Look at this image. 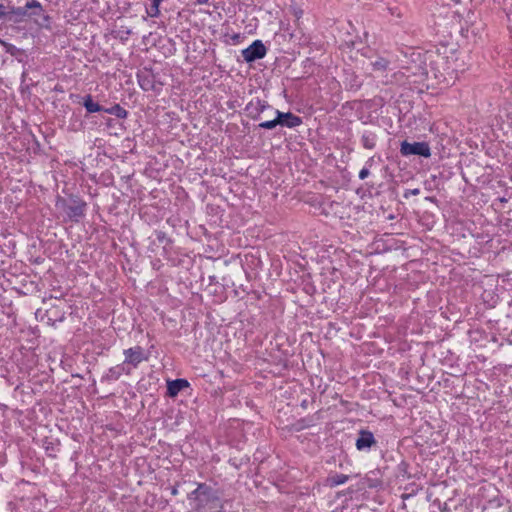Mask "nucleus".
<instances>
[{"label": "nucleus", "mask_w": 512, "mask_h": 512, "mask_svg": "<svg viewBox=\"0 0 512 512\" xmlns=\"http://www.w3.org/2000/svg\"><path fill=\"white\" fill-rule=\"evenodd\" d=\"M86 205L85 201L73 194L68 198L58 196L55 204L56 208L62 210L74 222H79L85 215Z\"/></svg>", "instance_id": "f257e3e1"}, {"label": "nucleus", "mask_w": 512, "mask_h": 512, "mask_svg": "<svg viewBox=\"0 0 512 512\" xmlns=\"http://www.w3.org/2000/svg\"><path fill=\"white\" fill-rule=\"evenodd\" d=\"M43 11V7L39 1L31 0L23 7H11L10 10H8V20L20 22L24 17L39 16Z\"/></svg>", "instance_id": "f03ea898"}, {"label": "nucleus", "mask_w": 512, "mask_h": 512, "mask_svg": "<svg viewBox=\"0 0 512 512\" xmlns=\"http://www.w3.org/2000/svg\"><path fill=\"white\" fill-rule=\"evenodd\" d=\"M137 81L143 91L159 92L162 83L156 81V75L151 68L144 67L137 72Z\"/></svg>", "instance_id": "7ed1b4c3"}, {"label": "nucleus", "mask_w": 512, "mask_h": 512, "mask_svg": "<svg viewBox=\"0 0 512 512\" xmlns=\"http://www.w3.org/2000/svg\"><path fill=\"white\" fill-rule=\"evenodd\" d=\"M400 153L402 156H411L418 155L424 158H429L431 156V149L427 142H414L410 143L408 141L401 142Z\"/></svg>", "instance_id": "20e7f679"}, {"label": "nucleus", "mask_w": 512, "mask_h": 512, "mask_svg": "<svg viewBox=\"0 0 512 512\" xmlns=\"http://www.w3.org/2000/svg\"><path fill=\"white\" fill-rule=\"evenodd\" d=\"M266 53L267 49L261 40L253 41L251 45L242 50V56L247 63L264 58Z\"/></svg>", "instance_id": "39448f33"}, {"label": "nucleus", "mask_w": 512, "mask_h": 512, "mask_svg": "<svg viewBox=\"0 0 512 512\" xmlns=\"http://www.w3.org/2000/svg\"><path fill=\"white\" fill-rule=\"evenodd\" d=\"M123 354L125 356L123 364L130 368H136L141 362L148 360V357L145 355L144 349L141 346H134L125 349Z\"/></svg>", "instance_id": "423d86ee"}, {"label": "nucleus", "mask_w": 512, "mask_h": 512, "mask_svg": "<svg viewBox=\"0 0 512 512\" xmlns=\"http://www.w3.org/2000/svg\"><path fill=\"white\" fill-rule=\"evenodd\" d=\"M198 492H200L198 509L204 508L207 505L213 504L219 500L217 491L206 483L198 484Z\"/></svg>", "instance_id": "0eeeda50"}, {"label": "nucleus", "mask_w": 512, "mask_h": 512, "mask_svg": "<svg viewBox=\"0 0 512 512\" xmlns=\"http://www.w3.org/2000/svg\"><path fill=\"white\" fill-rule=\"evenodd\" d=\"M268 109H272L271 105L267 101L260 100L259 98L251 100L245 107L248 117L252 120H259L261 114Z\"/></svg>", "instance_id": "6e6552de"}, {"label": "nucleus", "mask_w": 512, "mask_h": 512, "mask_svg": "<svg viewBox=\"0 0 512 512\" xmlns=\"http://www.w3.org/2000/svg\"><path fill=\"white\" fill-rule=\"evenodd\" d=\"M276 117L278 126L287 127V128H295L300 126L303 121L302 118L291 113V112H282L279 110L274 111Z\"/></svg>", "instance_id": "1a4fd4ad"}, {"label": "nucleus", "mask_w": 512, "mask_h": 512, "mask_svg": "<svg viewBox=\"0 0 512 512\" xmlns=\"http://www.w3.org/2000/svg\"><path fill=\"white\" fill-rule=\"evenodd\" d=\"M376 440L373 433L369 430L361 429L358 432V437L356 439L355 445L357 450L359 451H368L374 445H376Z\"/></svg>", "instance_id": "9d476101"}, {"label": "nucleus", "mask_w": 512, "mask_h": 512, "mask_svg": "<svg viewBox=\"0 0 512 512\" xmlns=\"http://www.w3.org/2000/svg\"><path fill=\"white\" fill-rule=\"evenodd\" d=\"M190 387V383L183 378L167 381L166 395L170 398L176 397L183 389Z\"/></svg>", "instance_id": "9b49d317"}, {"label": "nucleus", "mask_w": 512, "mask_h": 512, "mask_svg": "<svg viewBox=\"0 0 512 512\" xmlns=\"http://www.w3.org/2000/svg\"><path fill=\"white\" fill-rule=\"evenodd\" d=\"M131 368L126 367L125 364L121 363L114 367H111L108 372L102 377V381H115L118 380L122 374L129 375Z\"/></svg>", "instance_id": "f8f14e48"}, {"label": "nucleus", "mask_w": 512, "mask_h": 512, "mask_svg": "<svg viewBox=\"0 0 512 512\" xmlns=\"http://www.w3.org/2000/svg\"><path fill=\"white\" fill-rule=\"evenodd\" d=\"M345 78L343 80L347 90L357 91L362 86L359 76L352 70H344Z\"/></svg>", "instance_id": "ddd939ff"}, {"label": "nucleus", "mask_w": 512, "mask_h": 512, "mask_svg": "<svg viewBox=\"0 0 512 512\" xmlns=\"http://www.w3.org/2000/svg\"><path fill=\"white\" fill-rule=\"evenodd\" d=\"M378 136L372 130H363L361 133L360 141L365 149L372 150L376 147Z\"/></svg>", "instance_id": "4468645a"}, {"label": "nucleus", "mask_w": 512, "mask_h": 512, "mask_svg": "<svg viewBox=\"0 0 512 512\" xmlns=\"http://www.w3.org/2000/svg\"><path fill=\"white\" fill-rule=\"evenodd\" d=\"M82 105L86 109L87 114L104 112L105 107L95 102L91 94L85 95L83 98Z\"/></svg>", "instance_id": "2eb2a0df"}, {"label": "nucleus", "mask_w": 512, "mask_h": 512, "mask_svg": "<svg viewBox=\"0 0 512 512\" xmlns=\"http://www.w3.org/2000/svg\"><path fill=\"white\" fill-rule=\"evenodd\" d=\"M104 113L114 115L119 119H125L128 116V111L119 104H114L110 108H105Z\"/></svg>", "instance_id": "dca6fc26"}, {"label": "nucleus", "mask_w": 512, "mask_h": 512, "mask_svg": "<svg viewBox=\"0 0 512 512\" xmlns=\"http://www.w3.org/2000/svg\"><path fill=\"white\" fill-rule=\"evenodd\" d=\"M419 490H421V487L418 484H416L415 482L410 483L404 487V492L401 495V498L404 501L408 500L409 498L416 495Z\"/></svg>", "instance_id": "f3484780"}, {"label": "nucleus", "mask_w": 512, "mask_h": 512, "mask_svg": "<svg viewBox=\"0 0 512 512\" xmlns=\"http://www.w3.org/2000/svg\"><path fill=\"white\" fill-rule=\"evenodd\" d=\"M349 479L348 475L345 474H335L328 478V482L331 487H335L341 484H344Z\"/></svg>", "instance_id": "a211bd4d"}, {"label": "nucleus", "mask_w": 512, "mask_h": 512, "mask_svg": "<svg viewBox=\"0 0 512 512\" xmlns=\"http://www.w3.org/2000/svg\"><path fill=\"white\" fill-rule=\"evenodd\" d=\"M389 63V60L383 57H378L375 61L371 62V65L376 71H385L388 68Z\"/></svg>", "instance_id": "6ab92c4d"}, {"label": "nucleus", "mask_w": 512, "mask_h": 512, "mask_svg": "<svg viewBox=\"0 0 512 512\" xmlns=\"http://www.w3.org/2000/svg\"><path fill=\"white\" fill-rule=\"evenodd\" d=\"M277 117L275 116L272 120H267L264 122H261L258 124V128L266 129V130H272L278 126Z\"/></svg>", "instance_id": "aec40b11"}, {"label": "nucleus", "mask_w": 512, "mask_h": 512, "mask_svg": "<svg viewBox=\"0 0 512 512\" xmlns=\"http://www.w3.org/2000/svg\"><path fill=\"white\" fill-rule=\"evenodd\" d=\"M408 463L405 462V461H402L399 465H398V471H399V475L402 476V477H406V478H411V475L410 473H408Z\"/></svg>", "instance_id": "412c9836"}, {"label": "nucleus", "mask_w": 512, "mask_h": 512, "mask_svg": "<svg viewBox=\"0 0 512 512\" xmlns=\"http://www.w3.org/2000/svg\"><path fill=\"white\" fill-rule=\"evenodd\" d=\"M155 236L160 243L170 244L172 242L171 239L167 237V234L164 231L156 230Z\"/></svg>", "instance_id": "4be33fe9"}, {"label": "nucleus", "mask_w": 512, "mask_h": 512, "mask_svg": "<svg viewBox=\"0 0 512 512\" xmlns=\"http://www.w3.org/2000/svg\"><path fill=\"white\" fill-rule=\"evenodd\" d=\"M290 13L293 15L296 22H299V20L302 18L304 14L303 10L298 6H291Z\"/></svg>", "instance_id": "5701e85b"}, {"label": "nucleus", "mask_w": 512, "mask_h": 512, "mask_svg": "<svg viewBox=\"0 0 512 512\" xmlns=\"http://www.w3.org/2000/svg\"><path fill=\"white\" fill-rule=\"evenodd\" d=\"M188 499L194 500L196 502V507L198 508L200 500V492H198V487L188 495Z\"/></svg>", "instance_id": "b1692460"}, {"label": "nucleus", "mask_w": 512, "mask_h": 512, "mask_svg": "<svg viewBox=\"0 0 512 512\" xmlns=\"http://www.w3.org/2000/svg\"><path fill=\"white\" fill-rule=\"evenodd\" d=\"M147 13L150 17H158L160 14L159 6L155 8L154 6V0L152 1L151 7L149 10H147Z\"/></svg>", "instance_id": "393cba45"}, {"label": "nucleus", "mask_w": 512, "mask_h": 512, "mask_svg": "<svg viewBox=\"0 0 512 512\" xmlns=\"http://www.w3.org/2000/svg\"><path fill=\"white\" fill-rule=\"evenodd\" d=\"M4 17L8 18V10L4 4L0 3V20Z\"/></svg>", "instance_id": "a878e982"}, {"label": "nucleus", "mask_w": 512, "mask_h": 512, "mask_svg": "<svg viewBox=\"0 0 512 512\" xmlns=\"http://www.w3.org/2000/svg\"><path fill=\"white\" fill-rule=\"evenodd\" d=\"M369 174H370L369 170L364 167L359 172V178L361 180H364V179H366L369 176Z\"/></svg>", "instance_id": "bb28decb"}, {"label": "nucleus", "mask_w": 512, "mask_h": 512, "mask_svg": "<svg viewBox=\"0 0 512 512\" xmlns=\"http://www.w3.org/2000/svg\"><path fill=\"white\" fill-rule=\"evenodd\" d=\"M0 43L6 46L8 52L10 51L11 48L14 47L12 44L7 45L4 41H1V40H0Z\"/></svg>", "instance_id": "cd10ccee"}, {"label": "nucleus", "mask_w": 512, "mask_h": 512, "mask_svg": "<svg viewBox=\"0 0 512 512\" xmlns=\"http://www.w3.org/2000/svg\"><path fill=\"white\" fill-rule=\"evenodd\" d=\"M409 192H410L412 195H415V196H416V195H419L420 190H419L418 188H415V189L410 190Z\"/></svg>", "instance_id": "c85d7f7f"}, {"label": "nucleus", "mask_w": 512, "mask_h": 512, "mask_svg": "<svg viewBox=\"0 0 512 512\" xmlns=\"http://www.w3.org/2000/svg\"><path fill=\"white\" fill-rule=\"evenodd\" d=\"M209 0H196L195 3L198 5L206 4Z\"/></svg>", "instance_id": "c756f323"}, {"label": "nucleus", "mask_w": 512, "mask_h": 512, "mask_svg": "<svg viewBox=\"0 0 512 512\" xmlns=\"http://www.w3.org/2000/svg\"><path fill=\"white\" fill-rule=\"evenodd\" d=\"M43 19H44V21H46V22H49V21H50V17H49L48 15H45V16L43 17Z\"/></svg>", "instance_id": "7c9ffc66"}, {"label": "nucleus", "mask_w": 512, "mask_h": 512, "mask_svg": "<svg viewBox=\"0 0 512 512\" xmlns=\"http://www.w3.org/2000/svg\"><path fill=\"white\" fill-rule=\"evenodd\" d=\"M177 493H178V491H177V489L174 487V488L172 489V494H173V495H176Z\"/></svg>", "instance_id": "2f4dec72"}, {"label": "nucleus", "mask_w": 512, "mask_h": 512, "mask_svg": "<svg viewBox=\"0 0 512 512\" xmlns=\"http://www.w3.org/2000/svg\"><path fill=\"white\" fill-rule=\"evenodd\" d=\"M238 38H239V35H238V34H235V35L233 36V39H234V40H236V39H238Z\"/></svg>", "instance_id": "473e14b6"}]
</instances>
